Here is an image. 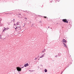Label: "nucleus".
I'll return each mask as SVG.
<instances>
[{
    "instance_id": "5",
    "label": "nucleus",
    "mask_w": 74,
    "mask_h": 74,
    "mask_svg": "<svg viewBox=\"0 0 74 74\" xmlns=\"http://www.w3.org/2000/svg\"><path fill=\"white\" fill-rule=\"evenodd\" d=\"M4 29H3V32H4V30H5H5H8V29L7 28H5V27H4Z\"/></svg>"
},
{
    "instance_id": "4",
    "label": "nucleus",
    "mask_w": 74,
    "mask_h": 74,
    "mask_svg": "<svg viewBox=\"0 0 74 74\" xmlns=\"http://www.w3.org/2000/svg\"><path fill=\"white\" fill-rule=\"evenodd\" d=\"M19 25V23L18 22H17L16 23V24H14V26H17V25Z\"/></svg>"
},
{
    "instance_id": "12",
    "label": "nucleus",
    "mask_w": 74,
    "mask_h": 74,
    "mask_svg": "<svg viewBox=\"0 0 74 74\" xmlns=\"http://www.w3.org/2000/svg\"><path fill=\"white\" fill-rule=\"evenodd\" d=\"M40 66H42V67H43V65H40Z\"/></svg>"
},
{
    "instance_id": "3",
    "label": "nucleus",
    "mask_w": 74,
    "mask_h": 74,
    "mask_svg": "<svg viewBox=\"0 0 74 74\" xmlns=\"http://www.w3.org/2000/svg\"><path fill=\"white\" fill-rule=\"evenodd\" d=\"M29 66V64L27 63L26 64H25L24 66L25 67H27V66Z\"/></svg>"
},
{
    "instance_id": "17",
    "label": "nucleus",
    "mask_w": 74,
    "mask_h": 74,
    "mask_svg": "<svg viewBox=\"0 0 74 74\" xmlns=\"http://www.w3.org/2000/svg\"><path fill=\"white\" fill-rule=\"evenodd\" d=\"M25 19H27V18H25Z\"/></svg>"
},
{
    "instance_id": "14",
    "label": "nucleus",
    "mask_w": 74,
    "mask_h": 74,
    "mask_svg": "<svg viewBox=\"0 0 74 74\" xmlns=\"http://www.w3.org/2000/svg\"><path fill=\"white\" fill-rule=\"evenodd\" d=\"M44 51H42V53H44Z\"/></svg>"
},
{
    "instance_id": "18",
    "label": "nucleus",
    "mask_w": 74,
    "mask_h": 74,
    "mask_svg": "<svg viewBox=\"0 0 74 74\" xmlns=\"http://www.w3.org/2000/svg\"><path fill=\"white\" fill-rule=\"evenodd\" d=\"M22 68H23V67H22Z\"/></svg>"
},
{
    "instance_id": "16",
    "label": "nucleus",
    "mask_w": 74,
    "mask_h": 74,
    "mask_svg": "<svg viewBox=\"0 0 74 74\" xmlns=\"http://www.w3.org/2000/svg\"><path fill=\"white\" fill-rule=\"evenodd\" d=\"M37 59V58H36L35 59V60H36Z\"/></svg>"
},
{
    "instance_id": "2",
    "label": "nucleus",
    "mask_w": 74,
    "mask_h": 74,
    "mask_svg": "<svg viewBox=\"0 0 74 74\" xmlns=\"http://www.w3.org/2000/svg\"><path fill=\"white\" fill-rule=\"evenodd\" d=\"M62 21L64 22H66V23H68V21L66 20V19H64L62 20Z\"/></svg>"
},
{
    "instance_id": "9",
    "label": "nucleus",
    "mask_w": 74,
    "mask_h": 74,
    "mask_svg": "<svg viewBox=\"0 0 74 74\" xmlns=\"http://www.w3.org/2000/svg\"><path fill=\"white\" fill-rule=\"evenodd\" d=\"M63 44H64V46L65 47H67V46L66 45L64 44V43H63Z\"/></svg>"
},
{
    "instance_id": "13",
    "label": "nucleus",
    "mask_w": 74,
    "mask_h": 74,
    "mask_svg": "<svg viewBox=\"0 0 74 74\" xmlns=\"http://www.w3.org/2000/svg\"><path fill=\"white\" fill-rule=\"evenodd\" d=\"M44 17L45 18H46L47 17L45 16Z\"/></svg>"
},
{
    "instance_id": "6",
    "label": "nucleus",
    "mask_w": 74,
    "mask_h": 74,
    "mask_svg": "<svg viewBox=\"0 0 74 74\" xmlns=\"http://www.w3.org/2000/svg\"><path fill=\"white\" fill-rule=\"evenodd\" d=\"M63 42H64L65 43H66V40L65 39H63L62 40Z\"/></svg>"
},
{
    "instance_id": "7",
    "label": "nucleus",
    "mask_w": 74,
    "mask_h": 74,
    "mask_svg": "<svg viewBox=\"0 0 74 74\" xmlns=\"http://www.w3.org/2000/svg\"><path fill=\"white\" fill-rule=\"evenodd\" d=\"M45 53H44V54L42 56V57H40V58H42V57H43V56H45Z\"/></svg>"
},
{
    "instance_id": "8",
    "label": "nucleus",
    "mask_w": 74,
    "mask_h": 74,
    "mask_svg": "<svg viewBox=\"0 0 74 74\" xmlns=\"http://www.w3.org/2000/svg\"><path fill=\"white\" fill-rule=\"evenodd\" d=\"M45 73L47 72V69H45Z\"/></svg>"
},
{
    "instance_id": "10",
    "label": "nucleus",
    "mask_w": 74,
    "mask_h": 74,
    "mask_svg": "<svg viewBox=\"0 0 74 74\" xmlns=\"http://www.w3.org/2000/svg\"><path fill=\"white\" fill-rule=\"evenodd\" d=\"M15 29H18V27H16V28H15Z\"/></svg>"
},
{
    "instance_id": "1",
    "label": "nucleus",
    "mask_w": 74,
    "mask_h": 74,
    "mask_svg": "<svg viewBox=\"0 0 74 74\" xmlns=\"http://www.w3.org/2000/svg\"><path fill=\"white\" fill-rule=\"evenodd\" d=\"M16 69L18 71H21L22 70V69L19 67H17Z\"/></svg>"
},
{
    "instance_id": "15",
    "label": "nucleus",
    "mask_w": 74,
    "mask_h": 74,
    "mask_svg": "<svg viewBox=\"0 0 74 74\" xmlns=\"http://www.w3.org/2000/svg\"><path fill=\"white\" fill-rule=\"evenodd\" d=\"M1 36L0 35V38H1Z\"/></svg>"
},
{
    "instance_id": "11",
    "label": "nucleus",
    "mask_w": 74,
    "mask_h": 74,
    "mask_svg": "<svg viewBox=\"0 0 74 74\" xmlns=\"http://www.w3.org/2000/svg\"><path fill=\"white\" fill-rule=\"evenodd\" d=\"M13 22H15V20L14 19H13Z\"/></svg>"
}]
</instances>
